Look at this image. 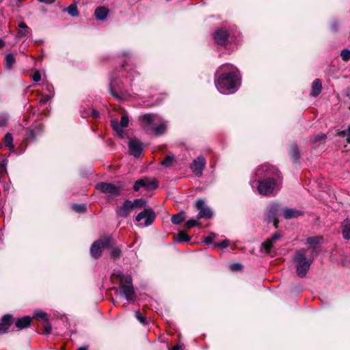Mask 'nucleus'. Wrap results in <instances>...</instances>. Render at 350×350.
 Instances as JSON below:
<instances>
[{
	"mask_svg": "<svg viewBox=\"0 0 350 350\" xmlns=\"http://www.w3.org/2000/svg\"><path fill=\"white\" fill-rule=\"evenodd\" d=\"M96 189L109 196H117L120 194L122 188L115 185L107 183H100L96 185Z\"/></svg>",
	"mask_w": 350,
	"mask_h": 350,
	"instance_id": "obj_8",
	"label": "nucleus"
},
{
	"mask_svg": "<svg viewBox=\"0 0 350 350\" xmlns=\"http://www.w3.org/2000/svg\"><path fill=\"white\" fill-rule=\"evenodd\" d=\"M142 187L146 189H155L158 187V183L154 179L146 177L136 180L133 189L135 191H138Z\"/></svg>",
	"mask_w": 350,
	"mask_h": 350,
	"instance_id": "obj_10",
	"label": "nucleus"
},
{
	"mask_svg": "<svg viewBox=\"0 0 350 350\" xmlns=\"http://www.w3.org/2000/svg\"><path fill=\"white\" fill-rule=\"evenodd\" d=\"M114 244V242L111 237H105L103 239L98 240L93 243L90 247V254L94 258H98L104 248L111 247Z\"/></svg>",
	"mask_w": 350,
	"mask_h": 350,
	"instance_id": "obj_6",
	"label": "nucleus"
},
{
	"mask_svg": "<svg viewBox=\"0 0 350 350\" xmlns=\"http://www.w3.org/2000/svg\"><path fill=\"white\" fill-rule=\"evenodd\" d=\"M342 235L344 239H350V220L345 219L342 224Z\"/></svg>",
	"mask_w": 350,
	"mask_h": 350,
	"instance_id": "obj_26",
	"label": "nucleus"
},
{
	"mask_svg": "<svg viewBox=\"0 0 350 350\" xmlns=\"http://www.w3.org/2000/svg\"><path fill=\"white\" fill-rule=\"evenodd\" d=\"M155 217L156 215L151 208H146L136 216V221H140L144 219L145 221L143 224V226H148L153 223ZM140 225H142V224Z\"/></svg>",
	"mask_w": 350,
	"mask_h": 350,
	"instance_id": "obj_11",
	"label": "nucleus"
},
{
	"mask_svg": "<svg viewBox=\"0 0 350 350\" xmlns=\"http://www.w3.org/2000/svg\"><path fill=\"white\" fill-rule=\"evenodd\" d=\"M174 157L173 154L167 155L165 159L161 162V165L165 167H170L174 162Z\"/></svg>",
	"mask_w": 350,
	"mask_h": 350,
	"instance_id": "obj_30",
	"label": "nucleus"
},
{
	"mask_svg": "<svg viewBox=\"0 0 350 350\" xmlns=\"http://www.w3.org/2000/svg\"><path fill=\"white\" fill-rule=\"evenodd\" d=\"M129 119L127 115H123L121 118L120 122L119 123L117 120H112L111 124L113 129L116 132L118 136L121 138H124L125 133L122 128L127 127L129 125Z\"/></svg>",
	"mask_w": 350,
	"mask_h": 350,
	"instance_id": "obj_9",
	"label": "nucleus"
},
{
	"mask_svg": "<svg viewBox=\"0 0 350 350\" xmlns=\"http://www.w3.org/2000/svg\"><path fill=\"white\" fill-rule=\"evenodd\" d=\"M327 138V135L324 133H319L317 135H314L310 139V142L312 144L313 147L316 148L325 143V139Z\"/></svg>",
	"mask_w": 350,
	"mask_h": 350,
	"instance_id": "obj_20",
	"label": "nucleus"
},
{
	"mask_svg": "<svg viewBox=\"0 0 350 350\" xmlns=\"http://www.w3.org/2000/svg\"><path fill=\"white\" fill-rule=\"evenodd\" d=\"M86 206L84 204H75L72 205V209L77 213H84L86 211Z\"/></svg>",
	"mask_w": 350,
	"mask_h": 350,
	"instance_id": "obj_36",
	"label": "nucleus"
},
{
	"mask_svg": "<svg viewBox=\"0 0 350 350\" xmlns=\"http://www.w3.org/2000/svg\"><path fill=\"white\" fill-rule=\"evenodd\" d=\"M231 269L233 271H239L242 268V265L239 263H235L231 265Z\"/></svg>",
	"mask_w": 350,
	"mask_h": 350,
	"instance_id": "obj_48",
	"label": "nucleus"
},
{
	"mask_svg": "<svg viewBox=\"0 0 350 350\" xmlns=\"http://www.w3.org/2000/svg\"><path fill=\"white\" fill-rule=\"evenodd\" d=\"M180 347L179 345H176V346H174L172 348V350H180Z\"/></svg>",
	"mask_w": 350,
	"mask_h": 350,
	"instance_id": "obj_55",
	"label": "nucleus"
},
{
	"mask_svg": "<svg viewBox=\"0 0 350 350\" xmlns=\"http://www.w3.org/2000/svg\"><path fill=\"white\" fill-rule=\"evenodd\" d=\"M213 38L217 44L224 45L228 42V33L226 30L220 29L214 33Z\"/></svg>",
	"mask_w": 350,
	"mask_h": 350,
	"instance_id": "obj_16",
	"label": "nucleus"
},
{
	"mask_svg": "<svg viewBox=\"0 0 350 350\" xmlns=\"http://www.w3.org/2000/svg\"><path fill=\"white\" fill-rule=\"evenodd\" d=\"M132 210H133V208L132 207L131 201L126 200L124 202L122 206L117 209L116 212L120 217H126Z\"/></svg>",
	"mask_w": 350,
	"mask_h": 350,
	"instance_id": "obj_18",
	"label": "nucleus"
},
{
	"mask_svg": "<svg viewBox=\"0 0 350 350\" xmlns=\"http://www.w3.org/2000/svg\"><path fill=\"white\" fill-rule=\"evenodd\" d=\"M24 1V0H17V1H18V2H22V1Z\"/></svg>",
	"mask_w": 350,
	"mask_h": 350,
	"instance_id": "obj_59",
	"label": "nucleus"
},
{
	"mask_svg": "<svg viewBox=\"0 0 350 350\" xmlns=\"http://www.w3.org/2000/svg\"><path fill=\"white\" fill-rule=\"evenodd\" d=\"M31 135L32 137L34 139V134L32 131H31Z\"/></svg>",
	"mask_w": 350,
	"mask_h": 350,
	"instance_id": "obj_58",
	"label": "nucleus"
},
{
	"mask_svg": "<svg viewBox=\"0 0 350 350\" xmlns=\"http://www.w3.org/2000/svg\"><path fill=\"white\" fill-rule=\"evenodd\" d=\"M8 120L9 116L6 113H0V127L5 126Z\"/></svg>",
	"mask_w": 350,
	"mask_h": 350,
	"instance_id": "obj_37",
	"label": "nucleus"
},
{
	"mask_svg": "<svg viewBox=\"0 0 350 350\" xmlns=\"http://www.w3.org/2000/svg\"><path fill=\"white\" fill-rule=\"evenodd\" d=\"M273 246V242L270 239L265 241L262 244V247L265 250V252L267 254H269L271 248Z\"/></svg>",
	"mask_w": 350,
	"mask_h": 350,
	"instance_id": "obj_32",
	"label": "nucleus"
},
{
	"mask_svg": "<svg viewBox=\"0 0 350 350\" xmlns=\"http://www.w3.org/2000/svg\"><path fill=\"white\" fill-rule=\"evenodd\" d=\"M135 317L136 319L142 324H146V319L144 317H143L140 312H135Z\"/></svg>",
	"mask_w": 350,
	"mask_h": 350,
	"instance_id": "obj_43",
	"label": "nucleus"
},
{
	"mask_svg": "<svg viewBox=\"0 0 350 350\" xmlns=\"http://www.w3.org/2000/svg\"><path fill=\"white\" fill-rule=\"evenodd\" d=\"M302 214V211L295 208H286L283 210L284 217L286 219L298 217Z\"/></svg>",
	"mask_w": 350,
	"mask_h": 350,
	"instance_id": "obj_19",
	"label": "nucleus"
},
{
	"mask_svg": "<svg viewBox=\"0 0 350 350\" xmlns=\"http://www.w3.org/2000/svg\"><path fill=\"white\" fill-rule=\"evenodd\" d=\"M15 63V58L12 54H8L5 57V66L8 69H11Z\"/></svg>",
	"mask_w": 350,
	"mask_h": 350,
	"instance_id": "obj_29",
	"label": "nucleus"
},
{
	"mask_svg": "<svg viewBox=\"0 0 350 350\" xmlns=\"http://www.w3.org/2000/svg\"><path fill=\"white\" fill-rule=\"evenodd\" d=\"M290 154L294 161H297L299 159V152L296 145L292 146Z\"/></svg>",
	"mask_w": 350,
	"mask_h": 350,
	"instance_id": "obj_33",
	"label": "nucleus"
},
{
	"mask_svg": "<svg viewBox=\"0 0 350 350\" xmlns=\"http://www.w3.org/2000/svg\"><path fill=\"white\" fill-rule=\"evenodd\" d=\"M40 2H44L46 3H53L55 1V0H38Z\"/></svg>",
	"mask_w": 350,
	"mask_h": 350,
	"instance_id": "obj_54",
	"label": "nucleus"
},
{
	"mask_svg": "<svg viewBox=\"0 0 350 350\" xmlns=\"http://www.w3.org/2000/svg\"><path fill=\"white\" fill-rule=\"evenodd\" d=\"M113 276L116 277L119 280L120 292L126 299L129 301H134L135 293L132 284L131 275H124L120 271H114Z\"/></svg>",
	"mask_w": 350,
	"mask_h": 350,
	"instance_id": "obj_4",
	"label": "nucleus"
},
{
	"mask_svg": "<svg viewBox=\"0 0 350 350\" xmlns=\"http://www.w3.org/2000/svg\"><path fill=\"white\" fill-rule=\"evenodd\" d=\"M4 146L8 148L10 151L14 150V146L13 145V137L12 134L8 133L3 137Z\"/></svg>",
	"mask_w": 350,
	"mask_h": 350,
	"instance_id": "obj_25",
	"label": "nucleus"
},
{
	"mask_svg": "<svg viewBox=\"0 0 350 350\" xmlns=\"http://www.w3.org/2000/svg\"><path fill=\"white\" fill-rule=\"evenodd\" d=\"M340 56L343 61L347 62L350 59V50L343 49L340 53Z\"/></svg>",
	"mask_w": 350,
	"mask_h": 350,
	"instance_id": "obj_39",
	"label": "nucleus"
},
{
	"mask_svg": "<svg viewBox=\"0 0 350 350\" xmlns=\"http://www.w3.org/2000/svg\"><path fill=\"white\" fill-rule=\"evenodd\" d=\"M206 165V161L203 157H198L191 164V170L197 176H200Z\"/></svg>",
	"mask_w": 350,
	"mask_h": 350,
	"instance_id": "obj_14",
	"label": "nucleus"
},
{
	"mask_svg": "<svg viewBox=\"0 0 350 350\" xmlns=\"http://www.w3.org/2000/svg\"><path fill=\"white\" fill-rule=\"evenodd\" d=\"M44 332L46 334H50L51 331V326L49 324L48 321L46 322H44Z\"/></svg>",
	"mask_w": 350,
	"mask_h": 350,
	"instance_id": "obj_47",
	"label": "nucleus"
},
{
	"mask_svg": "<svg viewBox=\"0 0 350 350\" xmlns=\"http://www.w3.org/2000/svg\"><path fill=\"white\" fill-rule=\"evenodd\" d=\"M229 245V241L228 240H224L221 242L219 243H216L215 246L219 247L221 248H226Z\"/></svg>",
	"mask_w": 350,
	"mask_h": 350,
	"instance_id": "obj_45",
	"label": "nucleus"
},
{
	"mask_svg": "<svg viewBox=\"0 0 350 350\" xmlns=\"http://www.w3.org/2000/svg\"><path fill=\"white\" fill-rule=\"evenodd\" d=\"M78 350H88V348L86 347H81Z\"/></svg>",
	"mask_w": 350,
	"mask_h": 350,
	"instance_id": "obj_57",
	"label": "nucleus"
},
{
	"mask_svg": "<svg viewBox=\"0 0 350 350\" xmlns=\"http://www.w3.org/2000/svg\"><path fill=\"white\" fill-rule=\"evenodd\" d=\"M322 90V83L320 79H316L312 83V88L310 94L312 96H317L319 95Z\"/></svg>",
	"mask_w": 350,
	"mask_h": 350,
	"instance_id": "obj_22",
	"label": "nucleus"
},
{
	"mask_svg": "<svg viewBox=\"0 0 350 350\" xmlns=\"http://www.w3.org/2000/svg\"><path fill=\"white\" fill-rule=\"evenodd\" d=\"M121 250L118 247H113L111 250V256L113 259H117L120 257Z\"/></svg>",
	"mask_w": 350,
	"mask_h": 350,
	"instance_id": "obj_40",
	"label": "nucleus"
},
{
	"mask_svg": "<svg viewBox=\"0 0 350 350\" xmlns=\"http://www.w3.org/2000/svg\"><path fill=\"white\" fill-rule=\"evenodd\" d=\"M293 261L296 267L297 275L303 278L306 276L314 261V256L312 254H308V250L301 248L296 250L293 257Z\"/></svg>",
	"mask_w": 350,
	"mask_h": 350,
	"instance_id": "obj_2",
	"label": "nucleus"
},
{
	"mask_svg": "<svg viewBox=\"0 0 350 350\" xmlns=\"http://www.w3.org/2000/svg\"><path fill=\"white\" fill-rule=\"evenodd\" d=\"M337 135L342 137H347V142L350 144V128L337 132Z\"/></svg>",
	"mask_w": 350,
	"mask_h": 350,
	"instance_id": "obj_35",
	"label": "nucleus"
},
{
	"mask_svg": "<svg viewBox=\"0 0 350 350\" xmlns=\"http://www.w3.org/2000/svg\"><path fill=\"white\" fill-rule=\"evenodd\" d=\"M110 92L114 98H116L118 100L120 99L119 95L117 93H115L111 88L110 89Z\"/></svg>",
	"mask_w": 350,
	"mask_h": 350,
	"instance_id": "obj_52",
	"label": "nucleus"
},
{
	"mask_svg": "<svg viewBox=\"0 0 350 350\" xmlns=\"http://www.w3.org/2000/svg\"><path fill=\"white\" fill-rule=\"evenodd\" d=\"M109 14V10L105 7H99L96 9L94 15L98 20H104Z\"/></svg>",
	"mask_w": 350,
	"mask_h": 350,
	"instance_id": "obj_24",
	"label": "nucleus"
},
{
	"mask_svg": "<svg viewBox=\"0 0 350 350\" xmlns=\"http://www.w3.org/2000/svg\"><path fill=\"white\" fill-rule=\"evenodd\" d=\"M13 317L11 314H6L1 319L0 323V335L6 333L13 323Z\"/></svg>",
	"mask_w": 350,
	"mask_h": 350,
	"instance_id": "obj_17",
	"label": "nucleus"
},
{
	"mask_svg": "<svg viewBox=\"0 0 350 350\" xmlns=\"http://www.w3.org/2000/svg\"><path fill=\"white\" fill-rule=\"evenodd\" d=\"M190 240V237L184 232H180L176 236V241L178 242H187Z\"/></svg>",
	"mask_w": 350,
	"mask_h": 350,
	"instance_id": "obj_34",
	"label": "nucleus"
},
{
	"mask_svg": "<svg viewBox=\"0 0 350 350\" xmlns=\"http://www.w3.org/2000/svg\"><path fill=\"white\" fill-rule=\"evenodd\" d=\"M215 238V234L214 233H211L210 235L206 237L204 239V242L207 244H211Z\"/></svg>",
	"mask_w": 350,
	"mask_h": 350,
	"instance_id": "obj_42",
	"label": "nucleus"
},
{
	"mask_svg": "<svg viewBox=\"0 0 350 350\" xmlns=\"http://www.w3.org/2000/svg\"><path fill=\"white\" fill-rule=\"evenodd\" d=\"M195 207L200 211L197 215L198 219H210L213 216L212 211L208 207L204 206V201L203 200L198 199L196 202Z\"/></svg>",
	"mask_w": 350,
	"mask_h": 350,
	"instance_id": "obj_13",
	"label": "nucleus"
},
{
	"mask_svg": "<svg viewBox=\"0 0 350 350\" xmlns=\"http://www.w3.org/2000/svg\"><path fill=\"white\" fill-rule=\"evenodd\" d=\"M280 238V235L279 234H275L272 236V237L270 239L272 240L273 242L278 240Z\"/></svg>",
	"mask_w": 350,
	"mask_h": 350,
	"instance_id": "obj_49",
	"label": "nucleus"
},
{
	"mask_svg": "<svg viewBox=\"0 0 350 350\" xmlns=\"http://www.w3.org/2000/svg\"><path fill=\"white\" fill-rule=\"evenodd\" d=\"M32 79L35 82H39L41 80V75L38 70L34 72Z\"/></svg>",
	"mask_w": 350,
	"mask_h": 350,
	"instance_id": "obj_44",
	"label": "nucleus"
},
{
	"mask_svg": "<svg viewBox=\"0 0 350 350\" xmlns=\"http://www.w3.org/2000/svg\"><path fill=\"white\" fill-rule=\"evenodd\" d=\"M186 218V214L185 212L181 211L178 213V214L174 215L172 217V222L175 224L178 225L180 224L182 221H183Z\"/></svg>",
	"mask_w": 350,
	"mask_h": 350,
	"instance_id": "obj_27",
	"label": "nucleus"
},
{
	"mask_svg": "<svg viewBox=\"0 0 350 350\" xmlns=\"http://www.w3.org/2000/svg\"><path fill=\"white\" fill-rule=\"evenodd\" d=\"M7 159H3L1 163H0V166L5 168L7 165Z\"/></svg>",
	"mask_w": 350,
	"mask_h": 350,
	"instance_id": "obj_53",
	"label": "nucleus"
},
{
	"mask_svg": "<svg viewBox=\"0 0 350 350\" xmlns=\"http://www.w3.org/2000/svg\"><path fill=\"white\" fill-rule=\"evenodd\" d=\"M158 117L154 114H146L139 118L143 127L151 131L156 136L163 135L166 131L165 122L159 121Z\"/></svg>",
	"mask_w": 350,
	"mask_h": 350,
	"instance_id": "obj_3",
	"label": "nucleus"
},
{
	"mask_svg": "<svg viewBox=\"0 0 350 350\" xmlns=\"http://www.w3.org/2000/svg\"><path fill=\"white\" fill-rule=\"evenodd\" d=\"M36 317L42 319L44 321V322H46L48 321L47 314L45 312H38V313H36Z\"/></svg>",
	"mask_w": 350,
	"mask_h": 350,
	"instance_id": "obj_46",
	"label": "nucleus"
},
{
	"mask_svg": "<svg viewBox=\"0 0 350 350\" xmlns=\"http://www.w3.org/2000/svg\"><path fill=\"white\" fill-rule=\"evenodd\" d=\"M50 100V97L49 96H46V97H44V98H42L41 100H40V103H42V104H45L49 100Z\"/></svg>",
	"mask_w": 350,
	"mask_h": 350,
	"instance_id": "obj_51",
	"label": "nucleus"
},
{
	"mask_svg": "<svg viewBox=\"0 0 350 350\" xmlns=\"http://www.w3.org/2000/svg\"><path fill=\"white\" fill-rule=\"evenodd\" d=\"M18 27L20 29L18 31V36L24 37L27 36L29 33V28L27 25L24 22H21L19 23Z\"/></svg>",
	"mask_w": 350,
	"mask_h": 350,
	"instance_id": "obj_28",
	"label": "nucleus"
},
{
	"mask_svg": "<svg viewBox=\"0 0 350 350\" xmlns=\"http://www.w3.org/2000/svg\"><path fill=\"white\" fill-rule=\"evenodd\" d=\"M92 116L94 118H98L100 116L99 113L96 110H94V109L92 112Z\"/></svg>",
	"mask_w": 350,
	"mask_h": 350,
	"instance_id": "obj_50",
	"label": "nucleus"
},
{
	"mask_svg": "<svg viewBox=\"0 0 350 350\" xmlns=\"http://www.w3.org/2000/svg\"><path fill=\"white\" fill-rule=\"evenodd\" d=\"M256 182L258 184V191L259 193L262 195L271 194L278 185V179L276 180L275 177H269L265 180H253L251 181V185L254 187Z\"/></svg>",
	"mask_w": 350,
	"mask_h": 350,
	"instance_id": "obj_5",
	"label": "nucleus"
},
{
	"mask_svg": "<svg viewBox=\"0 0 350 350\" xmlns=\"http://www.w3.org/2000/svg\"><path fill=\"white\" fill-rule=\"evenodd\" d=\"M133 208H140L144 207L146 204V201L142 198L135 199L133 202H131Z\"/></svg>",
	"mask_w": 350,
	"mask_h": 350,
	"instance_id": "obj_31",
	"label": "nucleus"
},
{
	"mask_svg": "<svg viewBox=\"0 0 350 350\" xmlns=\"http://www.w3.org/2000/svg\"><path fill=\"white\" fill-rule=\"evenodd\" d=\"M199 224L198 222L197 221V220L196 219H189L188 220L186 223H185V226L187 228H191L192 227H194V226H198Z\"/></svg>",
	"mask_w": 350,
	"mask_h": 350,
	"instance_id": "obj_41",
	"label": "nucleus"
},
{
	"mask_svg": "<svg viewBox=\"0 0 350 350\" xmlns=\"http://www.w3.org/2000/svg\"><path fill=\"white\" fill-rule=\"evenodd\" d=\"M217 74L219 75L215 82V86L222 94L234 92L240 83V78L236 71L232 70V65L224 64L219 68Z\"/></svg>",
	"mask_w": 350,
	"mask_h": 350,
	"instance_id": "obj_1",
	"label": "nucleus"
},
{
	"mask_svg": "<svg viewBox=\"0 0 350 350\" xmlns=\"http://www.w3.org/2000/svg\"><path fill=\"white\" fill-rule=\"evenodd\" d=\"M31 322V318L29 316H25L22 318L18 319L16 321L15 325L19 329H22L26 328L28 326H29Z\"/></svg>",
	"mask_w": 350,
	"mask_h": 350,
	"instance_id": "obj_21",
	"label": "nucleus"
},
{
	"mask_svg": "<svg viewBox=\"0 0 350 350\" xmlns=\"http://www.w3.org/2000/svg\"><path fill=\"white\" fill-rule=\"evenodd\" d=\"M280 206L278 204H271L267 209V219L269 222H273L275 228H278V213Z\"/></svg>",
	"mask_w": 350,
	"mask_h": 350,
	"instance_id": "obj_15",
	"label": "nucleus"
},
{
	"mask_svg": "<svg viewBox=\"0 0 350 350\" xmlns=\"http://www.w3.org/2000/svg\"><path fill=\"white\" fill-rule=\"evenodd\" d=\"M278 176V170L268 164H264L259 166L255 172V180H261L262 178H268L269 177Z\"/></svg>",
	"mask_w": 350,
	"mask_h": 350,
	"instance_id": "obj_7",
	"label": "nucleus"
},
{
	"mask_svg": "<svg viewBox=\"0 0 350 350\" xmlns=\"http://www.w3.org/2000/svg\"><path fill=\"white\" fill-rule=\"evenodd\" d=\"M323 241V237L320 236L308 237L306 243L309 245L314 251L317 247Z\"/></svg>",
	"mask_w": 350,
	"mask_h": 350,
	"instance_id": "obj_23",
	"label": "nucleus"
},
{
	"mask_svg": "<svg viewBox=\"0 0 350 350\" xmlns=\"http://www.w3.org/2000/svg\"><path fill=\"white\" fill-rule=\"evenodd\" d=\"M5 45V42H3V40H2L1 39H0V49H1L2 47H3Z\"/></svg>",
	"mask_w": 350,
	"mask_h": 350,
	"instance_id": "obj_56",
	"label": "nucleus"
},
{
	"mask_svg": "<svg viewBox=\"0 0 350 350\" xmlns=\"http://www.w3.org/2000/svg\"><path fill=\"white\" fill-rule=\"evenodd\" d=\"M67 11L69 14L72 16H76L79 14L77 5L75 4H71L67 9Z\"/></svg>",
	"mask_w": 350,
	"mask_h": 350,
	"instance_id": "obj_38",
	"label": "nucleus"
},
{
	"mask_svg": "<svg viewBox=\"0 0 350 350\" xmlns=\"http://www.w3.org/2000/svg\"><path fill=\"white\" fill-rule=\"evenodd\" d=\"M129 152L136 158L141 157L144 150V144L137 139H131L129 142Z\"/></svg>",
	"mask_w": 350,
	"mask_h": 350,
	"instance_id": "obj_12",
	"label": "nucleus"
}]
</instances>
